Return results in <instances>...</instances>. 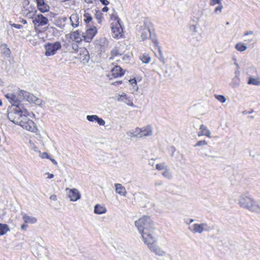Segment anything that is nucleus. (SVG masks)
Here are the masks:
<instances>
[{"label":"nucleus","instance_id":"f257e3e1","mask_svg":"<svg viewBox=\"0 0 260 260\" xmlns=\"http://www.w3.org/2000/svg\"><path fill=\"white\" fill-rule=\"evenodd\" d=\"M135 225L141 234L143 241L155 236L153 222L149 216H143L135 221Z\"/></svg>","mask_w":260,"mask_h":260},{"label":"nucleus","instance_id":"f03ea898","mask_svg":"<svg viewBox=\"0 0 260 260\" xmlns=\"http://www.w3.org/2000/svg\"><path fill=\"white\" fill-rule=\"evenodd\" d=\"M152 133L151 126L147 125L142 128L137 127L135 130L129 132L127 134L131 137L142 138L150 136L152 135Z\"/></svg>","mask_w":260,"mask_h":260},{"label":"nucleus","instance_id":"7ed1b4c3","mask_svg":"<svg viewBox=\"0 0 260 260\" xmlns=\"http://www.w3.org/2000/svg\"><path fill=\"white\" fill-rule=\"evenodd\" d=\"M157 241V238L155 236H153L152 237L149 238L148 239L144 241V243L146 244L149 249L154 253L156 255H157L160 256H163L166 254V252L165 251L162 250L159 246L154 244Z\"/></svg>","mask_w":260,"mask_h":260},{"label":"nucleus","instance_id":"20e7f679","mask_svg":"<svg viewBox=\"0 0 260 260\" xmlns=\"http://www.w3.org/2000/svg\"><path fill=\"white\" fill-rule=\"evenodd\" d=\"M18 95L21 99H24L29 103H32L38 105H41L44 103L41 99L23 90L19 91Z\"/></svg>","mask_w":260,"mask_h":260},{"label":"nucleus","instance_id":"39448f33","mask_svg":"<svg viewBox=\"0 0 260 260\" xmlns=\"http://www.w3.org/2000/svg\"><path fill=\"white\" fill-rule=\"evenodd\" d=\"M111 18L117 21L115 25L113 23L111 24L112 36L114 38H118L121 36V32L123 31L120 23V20L117 16H115L114 15H112Z\"/></svg>","mask_w":260,"mask_h":260},{"label":"nucleus","instance_id":"423d86ee","mask_svg":"<svg viewBox=\"0 0 260 260\" xmlns=\"http://www.w3.org/2000/svg\"><path fill=\"white\" fill-rule=\"evenodd\" d=\"M7 117L11 121L19 125L24 118L26 119V115H24L13 109L8 113Z\"/></svg>","mask_w":260,"mask_h":260},{"label":"nucleus","instance_id":"0eeeda50","mask_svg":"<svg viewBox=\"0 0 260 260\" xmlns=\"http://www.w3.org/2000/svg\"><path fill=\"white\" fill-rule=\"evenodd\" d=\"M61 46L59 42L54 43H47L45 45L46 50L45 55L46 56H51L55 54L57 50L60 49Z\"/></svg>","mask_w":260,"mask_h":260},{"label":"nucleus","instance_id":"6e6552de","mask_svg":"<svg viewBox=\"0 0 260 260\" xmlns=\"http://www.w3.org/2000/svg\"><path fill=\"white\" fill-rule=\"evenodd\" d=\"M151 25L152 23L151 22L145 21L144 25L140 27L139 35L142 41H144L150 37L151 35L150 26Z\"/></svg>","mask_w":260,"mask_h":260},{"label":"nucleus","instance_id":"1a4fd4ad","mask_svg":"<svg viewBox=\"0 0 260 260\" xmlns=\"http://www.w3.org/2000/svg\"><path fill=\"white\" fill-rule=\"evenodd\" d=\"M23 128L32 133H36L38 131L36 124L34 121L28 118L26 115V119H23L19 125Z\"/></svg>","mask_w":260,"mask_h":260},{"label":"nucleus","instance_id":"9d476101","mask_svg":"<svg viewBox=\"0 0 260 260\" xmlns=\"http://www.w3.org/2000/svg\"><path fill=\"white\" fill-rule=\"evenodd\" d=\"M252 199L253 198L249 194H243L240 196L238 203L240 207L246 209L249 206Z\"/></svg>","mask_w":260,"mask_h":260},{"label":"nucleus","instance_id":"9b49d317","mask_svg":"<svg viewBox=\"0 0 260 260\" xmlns=\"http://www.w3.org/2000/svg\"><path fill=\"white\" fill-rule=\"evenodd\" d=\"M97 33V29L96 27L92 26L90 28H88L85 33H83V39L84 40L88 43H89L93 39L94 37Z\"/></svg>","mask_w":260,"mask_h":260},{"label":"nucleus","instance_id":"f8f14e48","mask_svg":"<svg viewBox=\"0 0 260 260\" xmlns=\"http://www.w3.org/2000/svg\"><path fill=\"white\" fill-rule=\"evenodd\" d=\"M32 22L35 25L40 26L47 24L48 22V20L47 18L40 14L33 18Z\"/></svg>","mask_w":260,"mask_h":260},{"label":"nucleus","instance_id":"ddd939ff","mask_svg":"<svg viewBox=\"0 0 260 260\" xmlns=\"http://www.w3.org/2000/svg\"><path fill=\"white\" fill-rule=\"evenodd\" d=\"M117 100L119 102H124L126 105L132 106V107H136V106L133 104L132 100L130 97L127 96L126 94L125 93H122L121 94H118L117 96Z\"/></svg>","mask_w":260,"mask_h":260},{"label":"nucleus","instance_id":"4468645a","mask_svg":"<svg viewBox=\"0 0 260 260\" xmlns=\"http://www.w3.org/2000/svg\"><path fill=\"white\" fill-rule=\"evenodd\" d=\"M86 119L90 122H97L100 126H104L105 124V120L103 118L99 117L96 115H87L86 116Z\"/></svg>","mask_w":260,"mask_h":260},{"label":"nucleus","instance_id":"2eb2a0df","mask_svg":"<svg viewBox=\"0 0 260 260\" xmlns=\"http://www.w3.org/2000/svg\"><path fill=\"white\" fill-rule=\"evenodd\" d=\"M70 38L77 43H80L83 39V33L81 31L76 30L71 33Z\"/></svg>","mask_w":260,"mask_h":260},{"label":"nucleus","instance_id":"dca6fc26","mask_svg":"<svg viewBox=\"0 0 260 260\" xmlns=\"http://www.w3.org/2000/svg\"><path fill=\"white\" fill-rule=\"evenodd\" d=\"M37 8L42 13H45L49 11V6L45 2L44 0H36Z\"/></svg>","mask_w":260,"mask_h":260},{"label":"nucleus","instance_id":"f3484780","mask_svg":"<svg viewBox=\"0 0 260 260\" xmlns=\"http://www.w3.org/2000/svg\"><path fill=\"white\" fill-rule=\"evenodd\" d=\"M68 196L72 201H76L81 198L80 192L76 188L70 189L68 193Z\"/></svg>","mask_w":260,"mask_h":260},{"label":"nucleus","instance_id":"a211bd4d","mask_svg":"<svg viewBox=\"0 0 260 260\" xmlns=\"http://www.w3.org/2000/svg\"><path fill=\"white\" fill-rule=\"evenodd\" d=\"M246 209L252 212L260 213V204L253 199L250 203L249 206Z\"/></svg>","mask_w":260,"mask_h":260},{"label":"nucleus","instance_id":"6ab92c4d","mask_svg":"<svg viewBox=\"0 0 260 260\" xmlns=\"http://www.w3.org/2000/svg\"><path fill=\"white\" fill-rule=\"evenodd\" d=\"M5 97L8 99L9 102L12 104V107H14L21 100L19 99L16 95L13 93H8L5 94Z\"/></svg>","mask_w":260,"mask_h":260},{"label":"nucleus","instance_id":"aec40b11","mask_svg":"<svg viewBox=\"0 0 260 260\" xmlns=\"http://www.w3.org/2000/svg\"><path fill=\"white\" fill-rule=\"evenodd\" d=\"M111 72L112 76L114 78L121 77L124 74V71L122 68L119 66H115L111 69Z\"/></svg>","mask_w":260,"mask_h":260},{"label":"nucleus","instance_id":"412c9836","mask_svg":"<svg viewBox=\"0 0 260 260\" xmlns=\"http://www.w3.org/2000/svg\"><path fill=\"white\" fill-rule=\"evenodd\" d=\"M13 109L16 110L24 115H28V112L27 111L23 105L20 103V101L18 103V104H16L14 107H13Z\"/></svg>","mask_w":260,"mask_h":260},{"label":"nucleus","instance_id":"4be33fe9","mask_svg":"<svg viewBox=\"0 0 260 260\" xmlns=\"http://www.w3.org/2000/svg\"><path fill=\"white\" fill-rule=\"evenodd\" d=\"M211 133L206 126L201 124L200 127V131L198 133V136H206L208 138H211Z\"/></svg>","mask_w":260,"mask_h":260},{"label":"nucleus","instance_id":"5701e85b","mask_svg":"<svg viewBox=\"0 0 260 260\" xmlns=\"http://www.w3.org/2000/svg\"><path fill=\"white\" fill-rule=\"evenodd\" d=\"M116 192L122 196H125L126 194V190L124 186L121 184H115Z\"/></svg>","mask_w":260,"mask_h":260},{"label":"nucleus","instance_id":"b1692460","mask_svg":"<svg viewBox=\"0 0 260 260\" xmlns=\"http://www.w3.org/2000/svg\"><path fill=\"white\" fill-rule=\"evenodd\" d=\"M71 24L74 27H77L79 25V15L75 13L73 14L70 17Z\"/></svg>","mask_w":260,"mask_h":260},{"label":"nucleus","instance_id":"393cba45","mask_svg":"<svg viewBox=\"0 0 260 260\" xmlns=\"http://www.w3.org/2000/svg\"><path fill=\"white\" fill-rule=\"evenodd\" d=\"M189 230L193 233L201 234L204 232L200 223L193 224L191 227L189 228Z\"/></svg>","mask_w":260,"mask_h":260},{"label":"nucleus","instance_id":"a878e982","mask_svg":"<svg viewBox=\"0 0 260 260\" xmlns=\"http://www.w3.org/2000/svg\"><path fill=\"white\" fill-rule=\"evenodd\" d=\"M22 219L25 223L34 224L37 221V219L36 217L28 216L25 213L23 214Z\"/></svg>","mask_w":260,"mask_h":260},{"label":"nucleus","instance_id":"bb28decb","mask_svg":"<svg viewBox=\"0 0 260 260\" xmlns=\"http://www.w3.org/2000/svg\"><path fill=\"white\" fill-rule=\"evenodd\" d=\"M107 211L106 208L99 204H97L94 206V212L97 214H102L106 213Z\"/></svg>","mask_w":260,"mask_h":260},{"label":"nucleus","instance_id":"cd10ccee","mask_svg":"<svg viewBox=\"0 0 260 260\" xmlns=\"http://www.w3.org/2000/svg\"><path fill=\"white\" fill-rule=\"evenodd\" d=\"M9 231V229L7 224L0 223V236L5 235Z\"/></svg>","mask_w":260,"mask_h":260},{"label":"nucleus","instance_id":"c85d7f7f","mask_svg":"<svg viewBox=\"0 0 260 260\" xmlns=\"http://www.w3.org/2000/svg\"><path fill=\"white\" fill-rule=\"evenodd\" d=\"M140 59L143 63H148L150 60V57L148 54L144 53L140 56Z\"/></svg>","mask_w":260,"mask_h":260},{"label":"nucleus","instance_id":"c756f323","mask_svg":"<svg viewBox=\"0 0 260 260\" xmlns=\"http://www.w3.org/2000/svg\"><path fill=\"white\" fill-rule=\"evenodd\" d=\"M204 232H210L213 230V228L206 222L200 223Z\"/></svg>","mask_w":260,"mask_h":260},{"label":"nucleus","instance_id":"7c9ffc66","mask_svg":"<svg viewBox=\"0 0 260 260\" xmlns=\"http://www.w3.org/2000/svg\"><path fill=\"white\" fill-rule=\"evenodd\" d=\"M240 80L239 77H234L232 81L231 85L233 87H237L239 86Z\"/></svg>","mask_w":260,"mask_h":260},{"label":"nucleus","instance_id":"2f4dec72","mask_svg":"<svg viewBox=\"0 0 260 260\" xmlns=\"http://www.w3.org/2000/svg\"><path fill=\"white\" fill-rule=\"evenodd\" d=\"M235 48L239 51L242 52L246 50L247 47L242 43H238L236 45Z\"/></svg>","mask_w":260,"mask_h":260},{"label":"nucleus","instance_id":"473e14b6","mask_svg":"<svg viewBox=\"0 0 260 260\" xmlns=\"http://www.w3.org/2000/svg\"><path fill=\"white\" fill-rule=\"evenodd\" d=\"M82 52L84 54V57L82 58L83 62H88L89 59V55L88 51L86 49H83Z\"/></svg>","mask_w":260,"mask_h":260},{"label":"nucleus","instance_id":"72a5a7b5","mask_svg":"<svg viewBox=\"0 0 260 260\" xmlns=\"http://www.w3.org/2000/svg\"><path fill=\"white\" fill-rule=\"evenodd\" d=\"M84 21L86 23H89L90 21H91L92 17L91 15L88 13L86 11H85V13L84 14Z\"/></svg>","mask_w":260,"mask_h":260},{"label":"nucleus","instance_id":"f704fd0d","mask_svg":"<svg viewBox=\"0 0 260 260\" xmlns=\"http://www.w3.org/2000/svg\"><path fill=\"white\" fill-rule=\"evenodd\" d=\"M95 18L98 20V22L101 23L103 19V14L99 11H96L95 14Z\"/></svg>","mask_w":260,"mask_h":260},{"label":"nucleus","instance_id":"c9c22d12","mask_svg":"<svg viewBox=\"0 0 260 260\" xmlns=\"http://www.w3.org/2000/svg\"><path fill=\"white\" fill-rule=\"evenodd\" d=\"M248 84L258 85L259 84V82L256 79L250 78L248 81Z\"/></svg>","mask_w":260,"mask_h":260},{"label":"nucleus","instance_id":"e433bc0d","mask_svg":"<svg viewBox=\"0 0 260 260\" xmlns=\"http://www.w3.org/2000/svg\"><path fill=\"white\" fill-rule=\"evenodd\" d=\"M215 98L221 103H224L226 102V98L222 95H215Z\"/></svg>","mask_w":260,"mask_h":260},{"label":"nucleus","instance_id":"4c0bfd02","mask_svg":"<svg viewBox=\"0 0 260 260\" xmlns=\"http://www.w3.org/2000/svg\"><path fill=\"white\" fill-rule=\"evenodd\" d=\"M207 144H208V143L206 141L201 140V141H198L196 144L194 145V147L202 146L207 145Z\"/></svg>","mask_w":260,"mask_h":260},{"label":"nucleus","instance_id":"58836bf2","mask_svg":"<svg viewBox=\"0 0 260 260\" xmlns=\"http://www.w3.org/2000/svg\"><path fill=\"white\" fill-rule=\"evenodd\" d=\"M167 166H165V163L158 164L156 165V169L158 170H162L165 169Z\"/></svg>","mask_w":260,"mask_h":260},{"label":"nucleus","instance_id":"ea45409f","mask_svg":"<svg viewBox=\"0 0 260 260\" xmlns=\"http://www.w3.org/2000/svg\"><path fill=\"white\" fill-rule=\"evenodd\" d=\"M162 174L164 177L168 179H170L172 177L171 173L168 170H166Z\"/></svg>","mask_w":260,"mask_h":260},{"label":"nucleus","instance_id":"a19ab883","mask_svg":"<svg viewBox=\"0 0 260 260\" xmlns=\"http://www.w3.org/2000/svg\"><path fill=\"white\" fill-rule=\"evenodd\" d=\"M111 55L112 56H116L118 55H121V54L119 52L117 48H114L111 51Z\"/></svg>","mask_w":260,"mask_h":260},{"label":"nucleus","instance_id":"79ce46f5","mask_svg":"<svg viewBox=\"0 0 260 260\" xmlns=\"http://www.w3.org/2000/svg\"><path fill=\"white\" fill-rule=\"evenodd\" d=\"M40 157L42 158H48V159H49L50 158V156L48 155V154L47 153V152H43L42 153L40 154Z\"/></svg>","mask_w":260,"mask_h":260},{"label":"nucleus","instance_id":"37998d69","mask_svg":"<svg viewBox=\"0 0 260 260\" xmlns=\"http://www.w3.org/2000/svg\"><path fill=\"white\" fill-rule=\"evenodd\" d=\"M223 8L222 5L220 4L219 6H218L215 9L214 12L215 13L221 12L222 9Z\"/></svg>","mask_w":260,"mask_h":260},{"label":"nucleus","instance_id":"c03bdc74","mask_svg":"<svg viewBox=\"0 0 260 260\" xmlns=\"http://www.w3.org/2000/svg\"><path fill=\"white\" fill-rule=\"evenodd\" d=\"M11 54L10 50L8 48H6L5 51H4V54L7 56L9 57Z\"/></svg>","mask_w":260,"mask_h":260},{"label":"nucleus","instance_id":"a18cd8bd","mask_svg":"<svg viewBox=\"0 0 260 260\" xmlns=\"http://www.w3.org/2000/svg\"><path fill=\"white\" fill-rule=\"evenodd\" d=\"M10 24L12 26H13V27H14L15 28H18V29H20V28H22V27H23L22 25H21V24H15V23H11V22H10Z\"/></svg>","mask_w":260,"mask_h":260},{"label":"nucleus","instance_id":"49530a36","mask_svg":"<svg viewBox=\"0 0 260 260\" xmlns=\"http://www.w3.org/2000/svg\"><path fill=\"white\" fill-rule=\"evenodd\" d=\"M221 0H211V5H214L215 4H220Z\"/></svg>","mask_w":260,"mask_h":260},{"label":"nucleus","instance_id":"de8ad7c7","mask_svg":"<svg viewBox=\"0 0 260 260\" xmlns=\"http://www.w3.org/2000/svg\"><path fill=\"white\" fill-rule=\"evenodd\" d=\"M254 112L253 110V109H250V110L249 111H247V110H244L242 112V114L243 115H246V114H251L253 112Z\"/></svg>","mask_w":260,"mask_h":260},{"label":"nucleus","instance_id":"09e8293b","mask_svg":"<svg viewBox=\"0 0 260 260\" xmlns=\"http://www.w3.org/2000/svg\"><path fill=\"white\" fill-rule=\"evenodd\" d=\"M129 82L132 85H133L134 84L137 85V81L135 78L130 79L129 80Z\"/></svg>","mask_w":260,"mask_h":260},{"label":"nucleus","instance_id":"8fccbe9b","mask_svg":"<svg viewBox=\"0 0 260 260\" xmlns=\"http://www.w3.org/2000/svg\"><path fill=\"white\" fill-rule=\"evenodd\" d=\"M190 29L191 31H192L194 32H197V27L194 25H191L190 27Z\"/></svg>","mask_w":260,"mask_h":260},{"label":"nucleus","instance_id":"3c124183","mask_svg":"<svg viewBox=\"0 0 260 260\" xmlns=\"http://www.w3.org/2000/svg\"><path fill=\"white\" fill-rule=\"evenodd\" d=\"M100 1L102 5L105 6H107L109 4V2L107 0H100Z\"/></svg>","mask_w":260,"mask_h":260},{"label":"nucleus","instance_id":"603ef678","mask_svg":"<svg viewBox=\"0 0 260 260\" xmlns=\"http://www.w3.org/2000/svg\"><path fill=\"white\" fill-rule=\"evenodd\" d=\"M27 227V224L26 223H24V224H23L21 225V229L22 230H25L26 229Z\"/></svg>","mask_w":260,"mask_h":260},{"label":"nucleus","instance_id":"864d4df0","mask_svg":"<svg viewBox=\"0 0 260 260\" xmlns=\"http://www.w3.org/2000/svg\"><path fill=\"white\" fill-rule=\"evenodd\" d=\"M49 159L51 161V162L55 166L57 165V161L54 159V158H51L50 157Z\"/></svg>","mask_w":260,"mask_h":260},{"label":"nucleus","instance_id":"5fc2aeb1","mask_svg":"<svg viewBox=\"0 0 260 260\" xmlns=\"http://www.w3.org/2000/svg\"><path fill=\"white\" fill-rule=\"evenodd\" d=\"M46 175H48V178L49 179H52L54 177V175L53 174H50L49 173H46Z\"/></svg>","mask_w":260,"mask_h":260},{"label":"nucleus","instance_id":"6e6d98bb","mask_svg":"<svg viewBox=\"0 0 260 260\" xmlns=\"http://www.w3.org/2000/svg\"><path fill=\"white\" fill-rule=\"evenodd\" d=\"M50 199L51 200L56 201L57 200V197L55 195L53 194L50 196Z\"/></svg>","mask_w":260,"mask_h":260},{"label":"nucleus","instance_id":"4d7b16f0","mask_svg":"<svg viewBox=\"0 0 260 260\" xmlns=\"http://www.w3.org/2000/svg\"><path fill=\"white\" fill-rule=\"evenodd\" d=\"M253 32L251 30H249V31H247L246 32H245L244 34V36H247V35H252L253 34Z\"/></svg>","mask_w":260,"mask_h":260},{"label":"nucleus","instance_id":"13d9d810","mask_svg":"<svg viewBox=\"0 0 260 260\" xmlns=\"http://www.w3.org/2000/svg\"><path fill=\"white\" fill-rule=\"evenodd\" d=\"M108 10H109V8L106 6H105L102 9V11L104 12H108Z\"/></svg>","mask_w":260,"mask_h":260},{"label":"nucleus","instance_id":"bf43d9fd","mask_svg":"<svg viewBox=\"0 0 260 260\" xmlns=\"http://www.w3.org/2000/svg\"><path fill=\"white\" fill-rule=\"evenodd\" d=\"M240 71L238 70L235 72V77H239Z\"/></svg>","mask_w":260,"mask_h":260},{"label":"nucleus","instance_id":"052dcab7","mask_svg":"<svg viewBox=\"0 0 260 260\" xmlns=\"http://www.w3.org/2000/svg\"><path fill=\"white\" fill-rule=\"evenodd\" d=\"M20 21L24 24H26L27 23L26 20L24 19H22Z\"/></svg>","mask_w":260,"mask_h":260},{"label":"nucleus","instance_id":"680f3d73","mask_svg":"<svg viewBox=\"0 0 260 260\" xmlns=\"http://www.w3.org/2000/svg\"><path fill=\"white\" fill-rule=\"evenodd\" d=\"M122 83V81H117V82H115L113 83L114 85H120Z\"/></svg>","mask_w":260,"mask_h":260},{"label":"nucleus","instance_id":"e2e57ef3","mask_svg":"<svg viewBox=\"0 0 260 260\" xmlns=\"http://www.w3.org/2000/svg\"><path fill=\"white\" fill-rule=\"evenodd\" d=\"M155 185L156 186H157V185H162V182H161V181H157V182H155Z\"/></svg>","mask_w":260,"mask_h":260},{"label":"nucleus","instance_id":"0e129e2a","mask_svg":"<svg viewBox=\"0 0 260 260\" xmlns=\"http://www.w3.org/2000/svg\"><path fill=\"white\" fill-rule=\"evenodd\" d=\"M194 221V219H190L188 222H186L187 224H189L191 222H193Z\"/></svg>","mask_w":260,"mask_h":260},{"label":"nucleus","instance_id":"69168bd1","mask_svg":"<svg viewBox=\"0 0 260 260\" xmlns=\"http://www.w3.org/2000/svg\"><path fill=\"white\" fill-rule=\"evenodd\" d=\"M84 1L87 4H91L92 3L91 0H84Z\"/></svg>","mask_w":260,"mask_h":260},{"label":"nucleus","instance_id":"338daca9","mask_svg":"<svg viewBox=\"0 0 260 260\" xmlns=\"http://www.w3.org/2000/svg\"><path fill=\"white\" fill-rule=\"evenodd\" d=\"M249 41L251 43V44H252L254 43V42H255V41L253 39H251L249 40Z\"/></svg>","mask_w":260,"mask_h":260},{"label":"nucleus","instance_id":"774afa93","mask_svg":"<svg viewBox=\"0 0 260 260\" xmlns=\"http://www.w3.org/2000/svg\"><path fill=\"white\" fill-rule=\"evenodd\" d=\"M62 20H63L64 22H66V21H67L68 18H67V17H62Z\"/></svg>","mask_w":260,"mask_h":260}]
</instances>
